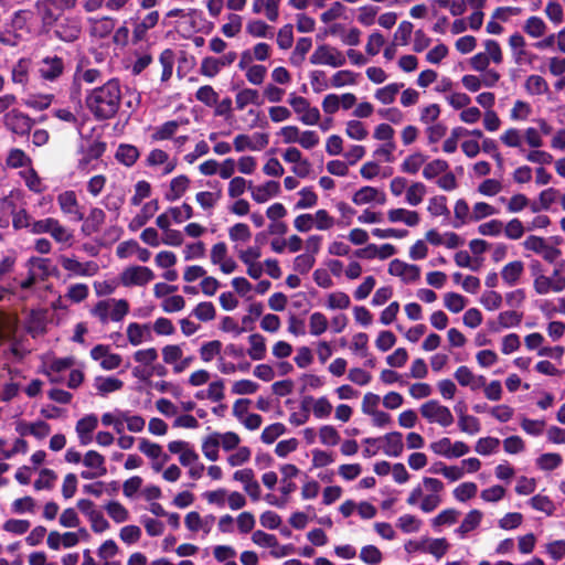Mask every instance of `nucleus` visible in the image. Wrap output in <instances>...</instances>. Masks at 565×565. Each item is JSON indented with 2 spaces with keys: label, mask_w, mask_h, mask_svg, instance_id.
Masks as SVG:
<instances>
[{
  "label": "nucleus",
  "mask_w": 565,
  "mask_h": 565,
  "mask_svg": "<svg viewBox=\"0 0 565 565\" xmlns=\"http://www.w3.org/2000/svg\"><path fill=\"white\" fill-rule=\"evenodd\" d=\"M444 302L445 307L454 313L460 312L467 305L466 298L457 292H447L444 297Z\"/></svg>",
  "instance_id": "nucleus-64"
},
{
  "label": "nucleus",
  "mask_w": 565,
  "mask_h": 565,
  "mask_svg": "<svg viewBox=\"0 0 565 565\" xmlns=\"http://www.w3.org/2000/svg\"><path fill=\"white\" fill-rule=\"evenodd\" d=\"M116 159L126 167H131L140 157L138 148L134 145L121 143L118 146Z\"/></svg>",
  "instance_id": "nucleus-35"
},
{
  "label": "nucleus",
  "mask_w": 565,
  "mask_h": 565,
  "mask_svg": "<svg viewBox=\"0 0 565 565\" xmlns=\"http://www.w3.org/2000/svg\"><path fill=\"white\" fill-rule=\"evenodd\" d=\"M387 218L391 223L402 222L407 226H416L420 221L419 214L416 211L402 207L390 210L387 212Z\"/></svg>",
  "instance_id": "nucleus-31"
},
{
  "label": "nucleus",
  "mask_w": 565,
  "mask_h": 565,
  "mask_svg": "<svg viewBox=\"0 0 565 565\" xmlns=\"http://www.w3.org/2000/svg\"><path fill=\"white\" fill-rule=\"evenodd\" d=\"M310 334L318 337L328 329V319L321 312H313L309 318Z\"/></svg>",
  "instance_id": "nucleus-60"
},
{
  "label": "nucleus",
  "mask_w": 565,
  "mask_h": 565,
  "mask_svg": "<svg viewBox=\"0 0 565 565\" xmlns=\"http://www.w3.org/2000/svg\"><path fill=\"white\" fill-rule=\"evenodd\" d=\"M522 321V313L516 311H503L498 316L497 321L489 322V328L493 332H500L502 329L518 327Z\"/></svg>",
  "instance_id": "nucleus-29"
},
{
  "label": "nucleus",
  "mask_w": 565,
  "mask_h": 565,
  "mask_svg": "<svg viewBox=\"0 0 565 565\" xmlns=\"http://www.w3.org/2000/svg\"><path fill=\"white\" fill-rule=\"evenodd\" d=\"M190 180L186 175H179L173 178L170 182V190L166 194V199L170 202L180 199L188 190Z\"/></svg>",
  "instance_id": "nucleus-37"
},
{
  "label": "nucleus",
  "mask_w": 565,
  "mask_h": 565,
  "mask_svg": "<svg viewBox=\"0 0 565 565\" xmlns=\"http://www.w3.org/2000/svg\"><path fill=\"white\" fill-rule=\"evenodd\" d=\"M97 425L98 419L94 414L86 415L76 423L75 430L81 445L86 446L92 441V433L97 428Z\"/></svg>",
  "instance_id": "nucleus-24"
},
{
  "label": "nucleus",
  "mask_w": 565,
  "mask_h": 565,
  "mask_svg": "<svg viewBox=\"0 0 565 565\" xmlns=\"http://www.w3.org/2000/svg\"><path fill=\"white\" fill-rule=\"evenodd\" d=\"M57 262L64 270L71 273L74 276L92 277L95 276L99 270L97 263L93 260L81 263L76 259L75 256L60 255L57 257Z\"/></svg>",
  "instance_id": "nucleus-7"
},
{
  "label": "nucleus",
  "mask_w": 565,
  "mask_h": 565,
  "mask_svg": "<svg viewBox=\"0 0 565 565\" xmlns=\"http://www.w3.org/2000/svg\"><path fill=\"white\" fill-rule=\"evenodd\" d=\"M352 201L356 205H363L371 202L384 204L386 202V196L373 186H363L354 193Z\"/></svg>",
  "instance_id": "nucleus-28"
},
{
  "label": "nucleus",
  "mask_w": 565,
  "mask_h": 565,
  "mask_svg": "<svg viewBox=\"0 0 565 565\" xmlns=\"http://www.w3.org/2000/svg\"><path fill=\"white\" fill-rule=\"evenodd\" d=\"M420 415L430 424L449 427L454 423L451 411L436 399H430L420 405Z\"/></svg>",
  "instance_id": "nucleus-3"
},
{
  "label": "nucleus",
  "mask_w": 565,
  "mask_h": 565,
  "mask_svg": "<svg viewBox=\"0 0 565 565\" xmlns=\"http://www.w3.org/2000/svg\"><path fill=\"white\" fill-rule=\"evenodd\" d=\"M426 156L420 152L408 156L402 163V170L406 173L415 174L426 162Z\"/></svg>",
  "instance_id": "nucleus-62"
},
{
  "label": "nucleus",
  "mask_w": 565,
  "mask_h": 565,
  "mask_svg": "<svg viewBox=\"0 0 565 565\" xmlns=\"http://www.w3.org/2000/svg\"><path fill=\"white\" fill-rule=\"evenodd\" d=\"M2 209L12 214V226L15 230L28 228L32 226V218L24 209L15 210L12 200L6 198L2 200Z\"/></svg>",
  "instance_id": "nucleus-25"
},
{
  "label": "nucleus",
  "mask_w": 565,
  "mask_h": 565,
  "mask_svg": "<svg viewBox=\"0 0 565 565\" xmlns=\"http://www.w3.org/2000/svg\"><path fill=\"white\" fill-rule=\"evenodd\" d=\"M259 94L256 89L244 88L236 94L235 103L238 109H244L248 104H259Z\"/></svg>",
  "instance_id": "nucleus-58"
},
{
  "label": "nucleus",
  "mask_w": 565,
  "mask_h": 565,
  "mask_svg": "<svg viewBox=\"0 0 565 565\" xmlns=\"http://www.w3.org/2000/svg\"><path fill=\"white\" fill-rule=\"evenodd\" d=\"M248 189L250 190L252 198L257 203H265L270 198H274L280 192V184L277 181H267L266 183L254 186L252 182L248 184Z\"/></svg>",
  "instance_id": "nucleus-23"
},
{
  "label": "nucleus",
  "mask_w": 565,
  "mask_h": 565,
  "mask_svg": "<svg viewBox=\"0 0 565 565\" xmlns=\"http://www.w3.org/2000/svg\"><path fill=\"white\" fill-rule=\"evenodd\" d=\"M449 169L447 161L443 159H435L428 162L423 170V175L427 180H431Z\"/></svg>",
  "instance_id": "nucleus-54"
},
{
  "label": "nucleus",
  "mask_w": 565,
  "mask_h": 565,
  "mask_svg": "<svg viewBox=\"0 0 565 565\" xmlns=\"http://www.w3.org/2000/svg\"><path fill=\"white\" fill-rule=\"evenodd\" d=\"M50 235L57 244H62L66 247L72 246L74 241L73 232L61 224L57 218L53 221Z\"/></svg>",
  "instance_id": "nucleus-34"
},
{
  "label": "nucleus",
  "mask_w": 565,
  "mask_h": 565,
  "mask_svg": "<svg viewBox=\"0 0 565 565\" xmlns=\"http://www.w3.org/2000/svg\"><path fill=\"white\" fill-rule=\"evenodd\" d=\"M90 358L99 361V365L105 371L118 369L122 363L120 354L113 353L110 347L106 344H97L90 350Z\"/></svg>",
  "instance_id": "nucleus-11"
},
{
  "label": "nucleus",
  "mask_w": 565,
  "mask_h": 565,
  "mask_svg": "<svg viewBox=\"0 0 565 565\" xmlns=\"http://www.w3.org/2000/svg\"><path fill=\"white\" fill-rule=\"evenodd\" d=\"M82 33L81 20L75 17H66L56 24L54 34L63 42H74Z\"/></svg>",
  "instance_id": "nucleus-13"
},
{
  "label": "nucleus",
  "mask_w": 565,
  "mask_h": 565,
  "mask_svg": "<svg viewBox=\"0 0 565 565\" xmlns=\"http://www.w3.org/2000/svg\"><path fill=\"white\" fill-rule=\"evenodd\" d=\"M227 254V246L223 242L214 244L211 248V263L218 265L221 271L224 274H231L237 268L236 262L232 257H228Z\"/></svg>",
  "instance_id": "nucleus-15"
},
{
  "label": "nucleus",
  "mask_w": 565,
  "mask_h": 565,
  "mask_svg": "<svg viewBox=\"0 0 565 565\" xmlns=\"http://www.w3.org/2000/svg\"><path fill=\"white\" fill-rule=\"evenodd\" d=\"M64 71V61L56 55L44 57L39 67L40 76L45 81H55Z\"/></svg>",
  "instance_id": "nucleus-17"
},
{
  "label": "nucleus",
  "mask_w": 565,
  "mask_h": 565,
  "mask_svg": "<svg viewBox=\"0 0 565 565\" xmlns=\"http://www.w3.org/2000/svg\"><path fill=\"white\" fill-rule=\"evenodd\" d=\"M289 105L294 111L299 115V120L308 126L317 125L320 121V111L317 107H311L309 100L302 96L291 93L288 98Z\"/></svg>",
  "instance_id": "nucleus-4"
},
{
  "label": "nucleus",
  "mask_w": 565,
  "mask_h": 565,
  "mask_svg": "<svg viewBox=\"0 0 565 565\" xmlns=\"http://www.w3.org/2000/svg\"><path fill=\"white\" fill-rule=\"evenodd\" d=\"M161 354L163 362L173 367L181 360L183 350L180 344H167L162 348Z\"/></svg>",
  "instance_id": "nucleus-57"
},
{
  "label": "nucleus",
  "mask_w": 565,
  "mask_h": 565,
  "mask_svg": "<svg viewBox=\"0 0 565 565\" xmlns=\"http://www.w3.org/2000/svg\"><path fill=\"white\" fill-rule=\"evenodd\" d=\"M94 386L96 387L98 394H100L102 396H105L109 393L121 390L124 386V383L121 380L116 379V377L98 376L95 379Z\"/></svg>",
  "instance_id": "nucleus-39"
},
{
  "label": "nucleus",
  "mask_w": 565,
  "mask_h": 565,
  "mask_svg": "<svg viewBox=\"0 0 565 565\" xmlns=\"http://www.w3.org/2000/svg\"><path fill=\"white\" fill-rule=\"evenodd\" d=\"M458 426L462 433L469 435L478 434L481 429L479 419L472 415L466 414L465 412L459 413Z\"/></svg>",
  "instance_id": "nucleus-51"
},
{
  "label": "nucleus",
  "mask_w": 565,
  "mask_h": 565,
  "mask_svg": "<svg viewBox=\"0 0 565 565\" xmlns=\"http://www.w3.org/2000/svg\"><path fill=\"white\" fill-rule=\"evenodd\" d=\"M126 334L129 343L134 347L152 340V332L149 324L131 322L127 326Z\"/></svg>",
  "instance_id": "nucleus-26"
},
{
  "label": "nucleus",
  "mask_w": 565,
  "mask_h": 565,
  "mask_svg": "<svg viewBox=\"0 0 565 565\" xmlns=\"http://www.w3.org/2000/svg\"><path fill=\"white\" fill-rule=\"evenodd\" d=\"M31 162V158L19 148H12L6 159V164L12 169L29 167Z\"/></svg>",
  "instance_id": "nucleus-44"
},
{
  "label": "nucleus",
  "mask_w": 565,
  "mask_h": 565,
  "mask_svg": "<svg viewBox=\"0 0 565 565\" xmlns=\"http://www.w3.org/2000/svg\"><path fill=\"white\" fill-rule=\"evenodd\" d=\"M105 143L99 141L92 142L85 150L83 158L78 161V169L85 170L92 160L98 159L105 152Z\"/></svg>",
  "instance_id": "nucleus-43"
},
{
  "label": "nucleus",
  "mask_w": 565,
  "mask_h": 565,
  "mask_svg": "<svg viewBox=\"0 0 565 565\" xmlns=\"http://www.w3.org/2000/svg\"><path fill=\"white\" fill-rule=\"evenodd\" d=\"M35 10L44 26H52L65 9H62L58 0H39Z\"/></svg>",
  "instance_id": "nucleus-12"
},
{
  "label": "nucleus",
  "mask_w": 565,
  "mask_h": 565,
  "mask_svg": "<svg viewBox=\"0 0 565 565\" xmlns=\"http://www.w3.org/2000/svg\"><path fill=\"white\" fill-rule=\"evenodd\" d=\"M423 484L428 494L423 497L420 510L429 513L441 503L440 493L444 491V483L439 479L425 477Z\"/></svg>",
  "instance_id": "nucleus-8"
},
{
  "label": "nucleus",
  "mask_w": 565,
  "mask_h": 565,
  "mask_svg": "<svg viewBox=\"0 0 565 565\" xmlns=\"http://www.w3.org/2000/svg\"><path fill=\"white\" fill-rule=\"evenodd\" d=\"M159 22V12L151 11L137 21L132 30V43L137 44L146 39L147 32L153 29Z\"/></svg>",
  "instance_id": "nucleus-20"
},
{
  "label": "nucleus",
  "mask_w": 565,
  "mask_h": 565,
  "mask_svg": "<svg viewBox=\"0 0 565 565\" xmlns=\"http://www.w3.org/2000/svg\"><path fill=\"white\" fill-rule=\"evenodd\" d=\"M222 343L218 340H212L203 343L199 350L200 358L203 362H211L216 355L221 353Z\"/></svg>",
  "instance_id": "nucleus-59"
},
{
  "label": "nucleus",
  "mask_w": 565,
  "mask_h": 565,
  "mask_svg": "<svg viewBox=\"0 0 565 565\" xmlns=\"http://www.w3.org/2000/svg\"><path fill=\"white\" fill-rule=\"evenodd\" d=\"M129 312V303L126 299L109 298L98 301L90 310L92 316L97 318L100 323L108 321L119 322Z\"/></svg>",
  "instance_id": "nucleus-2"
},
{
  "label": "nucleus",
  "mask_w": 565,
  "mask_h": 565,
  "mask_svg": "<svg viewBox=\"0 0 565 565\" xmlns=\"http://www.w3.org/2000/svg\"><path fill=\"white\" fill-rule=\"evenodd\" d=\"M524 271V264L521 260H513L503 266L501 278L508 286H515Z\"/></svg>",
  "instance_id": "nucleus-32"
},
{
  "label": "nucleus",
  "mask_w": 565,
  "mask_h": 565,
  "mask_svg": "<svg viewBox=\"0 0 565 565\" xmlns=\"http://www.w3.org/2000/svg\"><path fill=\"white\" fill-rule=\"evenodd\" d=\"M533 288L539 295H547L551 291L561 292L565 290V278H550L545 275H539L533 281Z\"/></svg>",
  "instance_id": "nucleus-22"
},
{
  "label": "nucleus",
  "mask_w": 565,
  "mask_h": 565,
  "mask_svg": "<svg viewBox=\"0 0 565 565\" xmlns=\"http://www.w3.org/2000/svg\"><path fill=\"white\" fill-rule=\"evenodd\" d=\"M403 87H404L403 83H392L382 88H379L375 92L374 96L382 104L390 105L395 100L396 95L398 94L399 89Z\"/></svg>",
  "instance_id": "nucleus-47"
},
{
  "label": "nucleus",
  "mask_w": 565,
  "mask_h": 565,
  "mask_svg": "<svg viewBox=\"0 0 565 565\" xmlns=\"http://www.w3.org/2000/svg\"><path fill=\"white\" fill-rule=\"evenodd\" d=\"M482 518L483 514L481 511L476 509L469 511L463 518L461 524L455 530V533L459 535V537L465 539L470 532L480 525Z\"/></svg>",
  "instance_id": "nucleus-30"
},
{
  "label": "nucleus",
  "mask_w": 565,
  "mask_h": 565,
  "mask_svg": "<svg viewBox=\"0 0 565 565\" xmlns=\"http://www.w3.org/2000/svg\"><path fill=\"white\" fill-rule=\"evenodd\" d=\"M509 45L512 50L513 58L515 64L520 65L522 64L527 55V52L525 50V39L522 34L515 32L509 38Z\"/></svg>",
  "instance_id": "nucleus-36"
},
{
  "label": "nucleus",
  "mask_w": 565,
  "mask_h": 565,
  "mask_svg": "<svg viewBox=\"0 0 565 565\" xmlns=\"http://www.w3.org/2000/svg\"><path fill=\"white\" fill-rule=\"evenodd\" d=\"M215 516L212 514L202 518L198 512L191 511L185 515L184 523L189 531L199 532L203 531L209 534L214 525Z\"/></svg>",
  "instance_id": "nucleus-19"
},
{
  "label": "nucleus",
  "mask_w": 565,
  "mask_h": 565,
  "mask_svg": "<svg viewBox=\"0 0 565 565\" xmlns=\"http://www.w3.org/2000/svg\"><path fill=\"white\" fill-rule=\"evenodd\" d=\"M384 452L391 457H398L404 448L403 436L398 431L390 433L384 437Z\"/></svg>",
  "instance_id": "nucleus-38"
},
{
  "label": "nucleus",
  "mask_w": 565,
  "mask_h": 565,
  "mask_svg": "<svg viewBox=\"0 0 565 565\" xmlns=\"http://www.w3.org/2000/svg\"><path fill=\"white\" fill-rule=\"evenodd\" d=\"M309 401L312 402V412L317 418H327L330 416L333 407L327 397L322 396L317 399H313L312 397H307L302 402V405L305 406V404Z\"/></svg>",
  "instance_id": "nucleus-48"
},
{
  "label": "nucleus",
  "mask_w": 565,
  "mask_h": 565,
  "mask_svg": "<svg viewBox=\"0 0 565 565\" xmlns=\"http://www.w3.org/2000/svg\"><path fill=\"white\" fill-rule=\"evenodd\" d=\"M51 431V427L47 423L39 420L31 424H23L20 427L22 435L30 434L39 439L46 437Z\"/></svg>",
  "instance_id": "nucleus-50"
},
{
  "label": "nucleus",
  "mask_w": 565,
  "mask_h": 565,
  "mask_svg": "<svg viewBox=\"0 0 565 565\" xmlns=\"http://www.w3.org/2000/svg\"><path fill=\"white\" fill-rule=\"evenodd\" d=\"M426 185L422 182L411 184L406 190V202L412 206H417L426 195Z\"/></svg>",
  "instance_id": "nucleus-52"
},
{
  "label": "nucleus",
  "mask_w": 565,
  "mask_h": 565,
  "mask_svg": "<svg viewBox=\"0 0 565 565\" xmlns=\"http://www.w3.org/2000/svg\"><path fill=\"white\" fill-rule=\"evenodd\" d=\"M388 273L408 284L414 282L420 277V269L417 265L407 264L399 259H393L388 265Z\"/></svg>",
  "instance_id": "nucleus-16"
},
{
  "label": "nucleus",
  "mask_w": 565,
  "mask_h": 565,
  "mask_svg": "<svg viewBox=\"0 0 565 565\" xmlns=\"http://www.w3.org/2000/svg\"><path fill=\"white\" fill-rule=\"evenodd\" d=\"M530 504L534 510L544 512L546 515H552L555 511L554 502L546 495L536 494L532 497Z\"/></svg>",
  "instance_id": "nucleus-63"
},
{
  "label": "nucleus",
  "mask_w": 565,
  "mask_h": 565,
  "mask_svg": "<svg viewBox=\"0 0 565 565\" xmlns=\"http://www.w3.org/2000/svg\"><path fill=\"white\" fill-rule=\"evenodd\" d=\"M89 22L90 36L103 40L109 36L116 26V20L111 17L105 15L102 18H92Z\"/></svg>",
  "instance_id": "nucleus-18"
},
{
  "label": "nucleus",
  "mask_w": 565,
  "mask_h": 565,
  "mask_svg": "<svg viewBox=\"0 0 565 565\" xmlns=\"http://www.w3.org/2000/svg\"><path fill=\"white\" fill-rule=\"evenodd\" d=\"M17 331V320L10 316H0V340H14Z\"/></svg>",
  "instance_id": "nucleus-53"
},
{
  "label": "nucleus",
  "mask_w": 565,
  "mask_h": 565,
  "mask_svg": "<svg viewBox=\"0 0 565 565\" xmlns=\"http://www.w3.org/2000/svg\"><path fill=\"white\" fill-rule=\"evenodd\" d=\"M121 87L116 78L107 81L103 86L96 87L86 96V106L97 119L114 117L120 106Z\"/></svg>",
  "instance_id": "nucleus-1"
},
{
  "label": "nucleus",
  "mask_w": 565,
  "mask_h": 565,
  "mask_svg": "<svg viewBox=\"0 0 565 565\" xmlns=\"http://www.w3.org/2000/svg\"><path fill=\"white\" fill-rule=\"evenodd\" d=\"M460 516V512L456 509H445L439 512L434 519H431V526L439 529L443 525L455 524Z\"/></svg>",
  "instance_id": "nucleus-49"
},
{
  "label": "nucleus",
  "mask_w": 565,
  "mask_h": 565,
  "mask_svg": "<svg viewBox=\"0 0 565 565\" xmlns=\"http://www.w3.org/2000/svg\"><path fill=\"white\" fill-rule=\"evenodd\" d=\"M215 438L217 439L218 445L225 450L231 451L236 449L241 443V438L236 433L227 431L224 434L213 433Z\"/></svg>",
  "instance_id": "nucleus-61"
},
{
  "label": "nucleus",
  "mask_w": 565,
  "mask_h": 565,
  "mask_svg": "<svg viewBox=\"0 0 565 565\" xmlns=\"http://www.w3.org/2000/svg\"><path fill=\"white\" fill-rule=\"evenodd\" d=\"M345 134L353 140H364L367 137L369 131L362 121L352 119L345 125Z\"/></svg>",
  "instance_id": "nucleus-56"
},
{
  "label": "nucleus",
  "mask_w": 565,
  "mask_h": 565,
  "mask_svg": "<svg viewBox=\"0 0 565 565\" xmlns=\"http://www.w3.org/2000/svg\"><path fill=\"white\" fill-rule=\"evenodd\" d=\"M450 544L445 537L426 540V553L431 554L436 559H440L449 551Z\"/></svg>",
  "instance_id": "nucleus-46"
},
{
  "label": "nucleus",
  "mask_w": 565,
  "mask_h": 565,
  "mask_svg": "<svg viewBox=\"0 0 565 565\" xmlns=\"http://www.w3.org/2000/svg\"><path fill=\"white\" fill-rule=\"evenodd\" d=\"M153 278V271L145 266H130L120 274V282L125 287L145 286Z\"/></svg>",
  "instance_id": "nucleus-9"
},
{
  "label": "nucleus",
  "mask_w": 565,
  "mask_h": 565,
  "mask_svg": "<svg viewBox=\"0 0 565 565\" xmlns=\"http://www.w3.org/2000/svg\"><path fill=\"white\" fill-rule=\"evenodd\" d=\"M2 122L9 131L20 136L29 135L34 125V120L29 115L17 108L7 111Z\"/></svg>",
  "instance_id": "nucleus-5"
},
{
  "label": "nucleus",
  "mask_w": 565,
  "mask_h": 565,
  "mask_svg": "<svg viewBox=\"0 0 565 565\" xmlns=\"http://www.w3.org/2000/svg\"><path fill=\"white\" fill-rule=\"evenodd\" d=\"M250 348L248 349V355L252 360L259 361L266 355V343L265 338L259 333H254L248 338Z\"/></svg>",
  "instance_id": "nucleus-42"
},
{
  "label": "nucleus",
  "mask_w": 565,
  "mask_h": 565,
  "mask_svg": "<svg viewBox=\"0 0 565 565\" xmlns=\"http://www.w3.org/2000/svg\"><path fill=\"white\" fill-rule=\"evenodd\" d=\"M454 376L461 386H469L473 391L486 384V377L483 375H475L472 371L465 365L459 366Z\"/></svg>",
  "instance_id": "nucleus-27"
},
{
  "label": "nucleus",
  "mask_w": 565,
  "mask_h": 565,
  "mask_svg": "<svg viewBox=\"0 0 565 565\" xmlns=\"http://www.w3.org/2000/svg\"><path fill=\"white\" fill-rule=\"evenodd\" d=\"M313 65H329L340 67L345 64V56L341 51L327 44L319 45L310 56Z\"/></svg>",
  "instance_id": "nucleus-6"
},
{
  "label": "nucleus",
  "mask_w": 565,
  "mask_h": 565,
  "mask_svg": "<svg viewBox=\"0 0 565 565\" xmlns=\"http://www.w3.org/2000/svg\"><path fill=\"white\" fill-rule=\"evenodd\" d=\"M57 204L64 215L71 216L74 221L84 220L76 193L72 190L64 191L57 195Z\"/></svg>",
  "instance_id": "nucleus-14"
},
{
  "label": "nucleus",
  "mask_w": 565,
  "mask_h": 565,
  "mask_svg": "<svg viewBox=\"0 0 565 565\" xmlns=\"http://www.w3.org/2000/svg\"><path fill=\"white\" fill-rule=\"evenodd\" d=\"M83 463L89 468V470L81 472V477L85 480L96 479L107 473L104 456L95 450H89L85 454Z\"/></svg>",
  "instance_id": "nucleus-10"
},
{
  "label": "nucleus",
  "mask_w": 565,
  "mask_h": 565,
  "mask_svg": "<svg viewBox=\"0 0 565 565\" xmlns=\"http://www.w3.org/2000/svg\"><path fill=\"white\" fill-rule=\"evenodd\" d=\"M524 32L531 38L537 39L546 33L547 25L540 17H530L523 25Z\"/></svg>",
  "instance_id": "nucleus-45"
},
{
  "label": "nucleus",
  "mask_w": 565,
  "mask_h": 565,
  "mask_svg": "<svg viewBox=\"0 0 565 565\" xmlns=\"http://www.w3.org/2000/svg\"><path fill=\"white\" fill-rule=\"evenodd\" d=\"M106 213L104 210L99 207H92L86 217H84L83 225L81 227V232L85 236H90L97 232H99L100 227L105 223Z\"/></svg>",
  "instance_id": "nucleus-21"
},
{
  "label": "nucleus",
  "mask_w": 565,
  "mask_h": 565,
  "mask_svg": "<svg viewBox=\"0 0 565 565\" xmlns=\"http://www.w3.org/2000/svg\"><path fill=\"white\" fill-rule=\"evenodd\" d=\"M159 210V202L158 200H152L148 203H146L140 212L131 220L129 224V228L132 231H136L143 226Z\"/></svg>",
  "instance_id": "nucleus-33"
},
{
  "label": "nucleus",
  "mask_w": 565,
  "mask_h": 565,
  "mask_svg": "<svg viewBox=\"0 0 565 565\" xmlns=\"http://www.w3.org/2000/svg\"><path fill=\"white\" fill-rule=\"evenodd\" d=\"M138 449L152 460L163 458V461H168L169 459V457L163 454L162 447L159 444L152 443L146 438L139 439Z\"/></svg>",
  "instance_id": "nucleus-40"
},
{
  "label": "nucleus",
  "mask_w": 565,
  "mask_h": 565,
  "mask_svg": "<svg viewBox=\"0 0 565 565\" xmlns=\"http://www.w3.org/2000/svg\"><path fill=\"white\" fill-rule=\"evenodd\" d=\"M132 356L136 363L150 369L157 363L158 351L154 348L141 349L137 350Z\"/></svg>",
  "instance_id": "nucleus-55"
},
{
  "label": "nucleus",
  "mask_w": 565,
  "mask_h": 565,
  "mask_svg": "<svg viewBox=\"0 0 565 565\" xmlns=\"http://www.w3.org/2000/svg\"><path fill=\"white\" fill-rule=\"evenodd\" d=\"M179 127L180 124L177 120L166 121L164 124L154 128V131L151 135V139L153 141H163L171 139L178 131Z\"/></svg>",
  "instance_id": "nucleus-41"
}]
</instances>
